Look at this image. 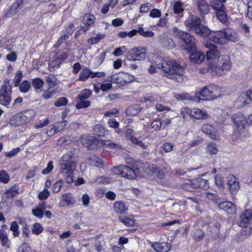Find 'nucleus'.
Listing matches in <instances>:
<instances>
[{"instance_id":"nucleus-25","label":"nucleus","mask_w":252,"mask_h":252,"mask_svg":"<svg viewBox=\"0 0 252 252\" xmlns=\"http://www.w3.org/2000/svg\"><path fill=\"white\" fill-rule=\"evenodd\" d=\"M18 223L22 225V236L26 241L30 238V230L25 219H18Z\"/></svg>"},{"instance_id":"nucleus-31","label":"nucleus","mask_w":252,"mask_h":252,"mask_svg":"<svg viewBox=\"0 0 252 252\" xmlns=\"http://www.w3.org/2000/svg\"><path fill=\"white\" fill-rule=\"evenodd\" d=\"M223 31L225 34L226 44L228 41L235 42L238 40V35L233 31L230 29H225L223 30Z\"/></svg>"},{"instance_id":"nucleus-32","label":"nucleus","mask_w":252,"mask_h":252,"mask_svg":"<svg viewBox=\"0 0 252 252\" xmlns=\"http://www.w3.org/2000/svg\"><path fill=\"white\" fill-rule=\"evenodd\" d=\"M224 10H219L215 13L217 19L220 22L224 24H227L229 23V17Z\"/></svg>"},{"instance_id":"nucleus-38","label":"nucleus","mask_w":252,"mask_h":252,"mask_svg":"<svg viewBox=\"0 0 252 252\" xmlns=\"http://www.w3.org/2000/svg\"><path fill=\"white\" fill-rule=\"evenodd\" d=\"M94 132L99 136H104L108 133V130L101 125H96L94 127Z\"/></svg>"},{"instance_id":"nucleus-21","label":"nucleus","mask_w":252,"mask_h":252,"mask_svg":"<svg viewBox=\"0 0 252 252\" xmlns=\"http://www.w3.org/2000/svg\"><path fill=\"white\" fill-rule=\"evenodd\" d=\"M151 246L157 252H168L171 248L170 244L165 242H155Z\"/></svg>"},{"instance_id":"nucleus-59","label":"nucleus","mask_w":252,"mask_h":252,"mask_svg":"<svg viewBox=\"0 0 252 252\" xmlns=\"http://www.w3.org/2000/svg\"><path fill=\"white\" fill-rule=\"evenodd\" d=\"M91 105V102L89 100H82L76 104V108L78 109L87 108Z\"/></svg>"},{"instance_id":"nucleus-22","label":"nucleus","mask_w":252,"mask_h":252,"mask_svg":"<svg viewBox=\"0 0 252 252\" xmlns=\"http://www.w3.org/2000/svg\"><path fill=\"white\" fill-rule=\"evenodd\" d=\"M161 46L167 50L172 49L175 47V43L173 39L167 36H161L159 38Z\"/></svg>"},{"instance_id":"nucleus-61","label":"nucleus","mask_w":252,"mask_h":252,"mask_svg":"<svg viewBox=\"0 0 252 252\" xmlns=\"http://www.w3.org/2000/svg\"><path fill=\"white\" fill-rule=\"evenodd\" d=\"M9 180L8 174L4 170H1L0 172V182L5 184L8 183Z\"/></svg>"},{"instance_id":"nucleus-40","label":"nucleus","mask_w":252,"mask_h":252,"mask_svg":"<svg viewBox=\"0 0 252 252\" xmlns=\"http://www.w3.org/2000/svg\"><path fill=\"white\" fill-rule=\"evenodd\" d=\"M105 35L103 33H99L96 35V36L90 38L88 40V43L89 45H94L100 41V40L103 39Z\"/></svg>"},{"instance_id":"nucleus-47","label":"nucleus","mask_w":252,"mask_h":252,"mask_svg":"<svg viewBox=\"0 0 252 252\" xmlns=\"http://www.w3.org/2000/svg\"><path fill=\"white\" fill-rule=\"evenodd\" d=\"M32 85L34 89L38 90L41 89L44 85V81L39 78H35L32 79Z\"/></svg>"},{"instance_id":"nucleus-3","label":"nucleus","mask_w":252,"mask_h":252,"mask_svg":"<svg viewBox=\"0 0 252 252\" xmlns=\"http://www.w3.org/2000/svg\"><path fill=\"white\" fill-rule=\"evenodd\" d=\"M185 25L196 34L205 37L209 32V29L201 24L200 19L193 15H190L185 21Z\"/></svg>"},{"instance_id":"nucleus-41","label":"nucleus","mask_w":252,"mask_h":252,"mask_svg":"<svg viewBox=\"0 0 252 252\" xmlns=\"http://www.w3.org/2000/svg\"><path fill=\"white\" fill-rule=\"evenodd\" d=\"M107 125L109 127L114 128L116 132L120 133L121 132V129L119 128V123L115 119H109Z\"/></svg>"},{"instance_id":"nucleus-18","label":"nucleus","mask_w":252,"mask_h":252,"mask_svg":"<svg viewBox=\"0 0 252 252\" xmlns=\"http://www.w3.org/2000/svg\"><path fill=\"white\" fill-rule=\"evenodd\" d=\"M218 207L221 210L230 214H234L236 212V208L234 204L229 201H220Z\"/></svg>"},{"instance_id":"nucleus-35","label":"nucleus","mask_w":252,"mask_h":252,"mask_svg":"<svg viewBox=\"0 0 252 252\" xmlns=\"http://www.w3.org/2000/svg\"><path fill=\"white\" fill-rule=\"evenodd\" d=\"M114 209L116 213L121 214L125 213L127 210V207L122 201L116 202L114 204Z\"/></svg>"},{"instance_id":"nucleus-54","label":"nucleus","mask_w":252,"mask_h":252,"mask_svg":"<svg viewBox=\"0 0 252 252\" xmlns=\"http://www.w3.org/2000/svg\"><path fill=\"white\" fill-rule=\"evenodd\" d=\"M31 87L30 83L27 80L24 81L20 85V90L22 93H27Z\"/></svg>"},{"instance_id":"nucleus-28","label":"nucleus","mask_w":252,"mask_h":252,"mask_svg":"<svg viewBox=\"0 0 252 252\" xmlns=\"http://www.w3.org/2000/svg\"><path fill=\"white\" fill-rule=\"evenodd\" d=\"M0 242L2 247L6 249L10 248V241L8 238L7 232L2 229H0Z\"/></svg>"},{"instance_id":"nucleus-33","label":"nucleus","mask_w":252,"mask_h":252,"mask_svg":"<svg viewBox=\"0 0 252 252\" xmlns=\"http://www.w3.org/2000/svg\"><path fill=\"white\" fill-rule=\"evenodd\" d=\"M89 163L94 166H96L99 168L102 167L103 166V162L102 159L95 156V155H92L90 156L89 158Z\"/></svg>"},{"instance_id":"nucleus-48","label":"nucleus","mask_w":252,"mask_h":252,"mask_svg":"<svg viewBox=\"0 0 252 252\" xmlns=\"http://www.w3.org/2000/svg\"><path fill=\"white\" fill-rule=\"evenodd\" d=\"M174 12L176 14L180 13L184 10L183 4L180 1H175L172 4Z\"/></svg>"},{"instance_id":"nucleus-37","label":"nucleus","mask_w":252,"mask_h":252,"mask_svg":"<svg viewBox=\"0 0 252 252\" xmlns=\"http://www.w3.org/2000/svg\"><path fill=\"white\" fill-rule=\"evenodd\" d=\"M19 186L17 184H15L10 189L7 190L5 194L7 198H13L16 194L19 193Z\"/></svg>"},{"instance_id":"nucleus-29","label":"nucleus","mask_w":252,"mask_h":252,"mask_svg":"<svg viewBox=\"0 0 252 252\" xmlns=\"http://www.w3.org/2000/svg\"><path fill=\"white\" fill-rule=\"evenodd\" d=\"M74 202L72 195L69 194H64L62 195L59 205L62 207H65L73 204Z\"/></svg>"},{"instance_id":"nucleus-20","label":"nucleus","mask_w":252,"mask_h":252,"mask_svg":"<svg viewBox=\"0 0 252 252\" xmlns=\"http://www.w3.org/2000/svg\"><path fill=\"white\" fill-rule=\"evenodd\" d=\"M138 33L141 35L145 37H152L154 35V32L152 31H145L142 27H138L137 30H132L127 32L128 36L132 37Z\"/></svg>"},{"instance_id":"nucleus-53","label":"nucleus","mask_w":252,"mask_h":252,"mask_svg":"<svg viewBox=\"0 0 252 252\" xmlns=\"http://www.w3.org/2000/svg\"><path fill=\"white\" fill-rule=\"evenodd\" d=\"M175 97L178 100H194L193 97L187 93L178 94L175 95Z\"/></svg>"},{"instance_id":"nucleus-62","label":"nucleus","mask_w":252,"mask_h":252,"mask_svg":"<svg viewBox=\"0 0 252 252\" xmlns=\"http://www.w3.org/2000/svg\"><path fill=\"white\" fill-rule=\"evenodd\" d=\"M68 100L66 98L62 97L59 98L55 102V105L57 107L65 106L67 104Z\"/></svg>"},{"instance_id":"nucleus-60","label":"nucleus","mask_w":252,"mask_h":252,"mask_svg":"<svg viewBox=\"0 0 252 252\" xmlns=\"http://www.w3.org/2000/svg\"><path fill=\"white\" fill-rule=\"evenodd\" d=\"M23 5V0H17L11 6V7L10 8V12L12 11L14 13H16V10Z\"/></svg>"},{"instance_id":"nucleus-52","label":"nucleus","mask_w":252,"mask_h":252,"mask_svg":"<svg viewBox=\"0 0 252 252\" xmlns=\"http://www.w3.org/2000/svg\"><path fill=\"white\" fill-rule=\"evenodd\" d=\"M120 220L127 226H132L134 224V220L128 217H119Z\"/></svg>"},{"instance_id":"nucleus-27","label":"nucleus","mask_w":252,"mask_h":252,"mask_svg":"<svg viewBox=\"0 0 252 252\" xmlns=\"http://www.w3.org/2000/svg\"><path fill=\"white\" fill-rule=\"evenodd\" d=\"M190 59L192 63H201L205 60V55L201 52H193L190 55Z\"/></svg>"},{"instance_id":"nucleus-1","label":"nucleus","mask_w":252,"mask_h":252,"mask_svg":"<svg viewBox=\"0 0 252 252\" xmlns=\"http://www.w3.org/2000/svg\"><path fill=\"white\" fill-rule=\"evenodd\" d=\"M153 64L157 68L162 69L164 75L172 78L179 83L184 80L185 71L184 68L175 61H165L157 55L153 57Z\"/></svg>"},{"instance_id":"nucleus-16","label":"nucleus","mask_w":252,"mask_h":252,"mask_svg":"<svg viewBox=\"0 0 252 252\" xmlns=\"http://www.w3.org/2000/svg\"><path fill=\"white\" fill-rule=\"evenodd\" d=\"M202 131L207 134L210 138L217 140L219 138V134L216 128L209 124H204L201 126Z\"/></svg>"},{"instance_id":"nucleus-13","label":"nucleus","mask_w":252,"mask_h":252,"mask_svg":"<svg viewBox=\"0 0 252 252\" xmlns=\"http://www.w3.org/2000/svg\"><path fill=\"white\" fill-rule=\"evenodd\" d=\"M252 101V87L250 90H247L245 93L241 94L235 101L238 107H242L250 104Z\"/></svg>"},{"instance_id":"nucleus-12","label":"nucleus","mask_w":252,"mask_h":252,"mask_svg":"<svg viewBox=\"0 0 252 252\" xmlns=\"http://www.w3.org/2000/svg\"><path fill=\"white\" fill-rule=\"evenodd\" d=\"M81 141L85 146L90 149H96L97 147L100 146V144L103 143V141L101 139L88 135L82 136L81 138Z\"/></svg>"},{"instance_id":"nucleus-43","label":"nucleus","mask_w":252,"mask_h":252,"mask_svg":"<svg viewBox=\"0 0 252 252\" xmlns=\"http://www.w3.org/2000/svg\"><path fill=\"white\" fill-rule=\"evenodd\" d=\"M92 91L89 89L83 90L78 95V98L80 100L89 98L92 95Z\"/></svg>"},{"instance_id":"nucleus-63","label":"nucleus","mask_w":252,"mask_h":252,"mask_svg":"<svg viewBox=\"0 0 252 252\" xmlns=\"http://www.w3.org/2000/svg\"><path fill=\"white\" fill-rule=\"evenodd\" d=\"M50 194V191L47 189H44L43 191L39 192L38 194V198L41 200H45L48 198Z\"/></svg>"},{"instance_id":"nucleus-30","label":"nucleus","mask_w":252,"mask_h":252,"mask_svg":"<svg viewBox=\"0 0 252 252\" xmlns=\"http://www.w3.org/2000/svg\"><path fill=\"white\" fill-rule=\"evenodd\" d=\"M92 71L91 69L89 67H84L79 74L78 80L81 81H86L89 78H92Z\"/></svg>"},{"instance_id":"nucleus-2","label":"nucleus","mask_w":252,"mask_h":252,"mask_svg":"<svg viewBox=\"0 0 252 252\" xmlns=\"http://www.w3.org/2000/svg\"><path fill=\"white\" fill-rule=\"evenodd\" d=\"M231 68V63L228 56H222L217 61L209 63L208 67L200 69V72L210 73L212 76L220 75L229 71Z\"/></svg>"},{"instance_id":"nucleus-7","label":"nucleus","mask_w":252,"mask_h":252,"mask_svg":"<svg viewBox=\"0 0 252 252\" xmlns=\"http://www.w3.org/2000/svg\"><path fill=\"white\" fill-rule=\"evenodd\" d=\"M9 79H5L0 89V103L8 106L11 101V87Z\"/></svg>"},{"instance_id":"nucleus-57","label":"nucleus","mask_w":252,"mask_h":252,"mask_svg":"<svg viewBox=\"0 0 252 252\" xmlns=\"http://www.w3.org/2000/svg\"><path fill=\"white\" fill-rule=\"evenodd\" d=\"M162 126V123L160 120L157 119L153 121L151 124L150 128L153 129L154 130H159Z\"/></svg>"},{"instance_id":"nucleus-10","label":"nucleus","mask_w":252,"mask_h":252,"mask_svg":"<svg viewBox=\"0 0 252 252\" xmlns=\"http://www.w3.org/2000/svg\"><path fill=\"white\" fill-rule=\"evenodd\" d=\"M181 114L184 118L189 116L196 119H202L207 117L206 110H202L199 108H189L185 107L181 110Z\"/></svg>"},{"instance_id":"nucleus-51","label":"nucleus","mask_w":252,"mask_h":252,"mask_svg":"<svg viewBox=\"0 0 252 252\" xmlns=\"http://www.w3.org/2000/svg\"><path fill=\"white\" fill-rule=\"evenodd\" d=\"M206 197L208 200L213 201L217 205H218V204L220 201L219 196L216 193L207 192L206 193Z\"/></svg>"},{"instance_id":"nucleus-56","label":"nucleus","mask_w":252,"mask_h":252,"mask_svg":"<svg viewBox=\"0 0 252 252\" xmlns=\"http://www.w3.org/2000/svg\"><path fill=\"white\" fill-rule=\"evenodd\" d=\"M23 73L21 70L16 72L15 76L14 78V85L15 87H18L20 85V83L22 80Z\"/></svg>"},{"instance_id":"nucleus-64","label":"nucleus","mask_w":252,"mask_h":252,"mask_svg":"<svg viewBox=\"0 0 252 252\" xmlns=\"http://www.w3.org/2000/svg\"><path fill=\"white\" fill-rule=\"evenodd\" d=\"M63 186V181L62 180L56 182L53 187V191L54 192H58L62 189Z\"/></svg>"},{"instance_id":"nucleus-23","label":"nucleus","mask_w":252,"mask_h":252,"mask_svg":"<svg viewBox=\"0 0 252 252\" xmlns=\"http://www.w3.org/2000/svg\"><path fill=\"white\" fill-rule=\"evenodd\" d=\"M26 124L21 112L14 115L10 119L9 124L13 126H19Z\"/></svg>"},{"instance_id":"nucleus-44","label":"nucleus","mask_w":252,"mask_h":252,"mask_svg":"<svg viewBox=\"0 0 252 252\" xmlns=\"http://www.w3.org/2000/svg\"><path fill=\"white\" fill-rule=\"evenodd\" d=\"M206 152L210 155H216L218 152V148L214 143H210L206 147Z\"/></svg>"},{"instance_id":"nucleus-11","label":"nucleus","mask_w":252,"mask_h":252,"mask_svg":"<svg viewBox=\"0 0 252 252\" xmlns=\"http://www.w3.org/2000/svg\"><path fill=\"white\" fill-rule=\"evenodd\" d=\"M134 80V77L124 72H121L114 74L111 76V82L113 83L124 86L127 83L132 82Z\"/></svg>"},{"instance_id":"nucleus-46","label":"nucleus","mask_w":252,"mask_h":252,"mask_svg":"<svg viewBox=\"0 0 252 252\" xmlns=\"http://www.w3.org/2000/svg\"><path fill=\"white\" fill-rule=\"evenodd\" d=\"M95 20L94 16L92 14H85L83 16V23L85 25L89 26L93 24Z\"/></svg>"},{"instance_id":"nucleus-36","label":"nucleus","mask_w":252,"mask_h":252,"mask_svg":"<svg viewBox=\"0 0 252 252\" xmlns=\"http://www.w3.org/2000/svg\"><path fill=\"white\" fill-rule=\"evenodd\" d=\"M26 123L32 120L35 116L36 112L33 109H28L21 112Z\"/></svg>"},{"instance_id":"nucleus-14","label":"nucleus","mask_w":252,"mask_h":252,"mask_svg":"<svg viewBox=\"0 0 252 252\" xmlns=\"http://www.w3.org/2000/svg\"><path fill=\"white\" fill-rule=\"evenodd\" d=\"M225 35L223 30L219 31L212 32L209 29V32L206 35V37H208L210 40L216 44H226Z\"/></svg>"},{"instance_id":"nucleus-26","label":"nucleus","mask_w":252,"mask_h":252,"mask_svg":"<svg viewBox=\"0 0 252 252\" xmlns=\"http://www.w3.org/2000/svg\"><path fill=\"white\" fill-rule=\"evenodd\" d=\"M197 6L198 10L202 15H205L209 12V7L205 0H194Z\"/></svg>"},{"instance_id":"nucleus-9","label":"nucleus","mask_w":252,"mask_h":252,"mask_svg":"<svg viewBox=\"0 0 252 252\" xmlns=\"http://www.w3.org/2000/svg\"><path fill=\"white\" fill-rule=\"evenodd\" d=\"M76 168L75 162H61L60 163V173L65 178L69 184L73 182V173Z\"/></svg>"},{"instance_id":"nucleus-50","label":"nucleus","mask_w":252,"mask_h":252,"mask_svg":"<svg viewBox=\"0 0 252 252\" xmlns=\"http://www.w3.org/2000/svg\"><path fill=\"white\" fill-rule=\"evenodd\" d=\"M74 154L71 152H68L64 154L61 158V162H75L71 160Z\"/></svg>"},{"instance_id":"nucleus-39","label":"nucleus","mask_w":252,"mask_h":252,"mask_svg":"<svg viewBox=\"0 0 252 252\" xmlns=\"http://www.w3.org/2000/svg\"><path fill=\"white\" fill-rule=\"evenodd\" d=\"M192 236L195 241L199 242L203 239L204 236V233L202 229L197 228L194 229L192 233Z\"/></svg>"},{"instance_id":"nucleus-24","label":"nucleus","mask_w":252,"mask_h":252,"mask_svg":"<svg viewBox=\"0 0 252 252\" xmlns=\"http://www.w3.org/2000/svg\"><path fill=\"white\" fill-rule=\"evenodd\" d=\"M190 182L195 188L197 187L204 189H207L209 187L208 180L200 177L192 179Z\"/></svg>"},{"instance_id":"nucleus-49","label":"nucleus","mask_w":252,"mask_h":252,"mask_svg":"<svg viewBox=\"0 0 252 252\" xmlns=\"http://www.w3.org/2000/svg\"><path fill=\"white\" fill-rule=\"evenodd\" d=\"M18 222L13 221L11 222L10 229L13 232V235L14 237H18L20 234V231H19Z\"/></svg>"},{"instance_id":"nucleus-4","label":"nucleus","mask_w":252,"mask_h":252,"mask_svg":"<svg viewBox=\"0 0 252 252\" xmlns=\"http://www.w3.org/2000/svg\"><path fill=\"white\" fill-rule=\"evenodd\" d=\"M232 119L235 126L238 129L234 131L232 136L233 140L243 139V138L246 136L244 126L247 122L246 118L243 114L239 113L233 115Z\"/></svg>"},{"instance_id":"nucleus-42","label":"nucleus","mask_w":252,"mask_h":252,"mask_svg":"<svg viewBox=\"0 0 252 252\" xmlns=\"http://www.w3.org/2000/svg\"><path fill=\"white\" fill-rule=\"evenodd\" d=\"M220 53L218 50L214 49L209 50L206 52V57L207 60L216 59L220 57Z\"/></svg>"},{"instance_id":"nucleus-15","label":"nucleus","mask_w":252,"mask_h":252,"mask_svg":"<svg viewBox=\"0 0 252 252\" xmlns=\"http://www.w3.org/2000/svg\"><path fill=\"white\" fill-rule=\"evenodd\" d=\"M146 52L144 48H134L128 51L127 59L129 60L134 61H140L146 57Z\"/></svg>"},{"instance_id":"nucleus-6","label":"nucleus","mask_w":252,"mask_h":252,"mask_svg":"<svg viewBox=\"0 0 252 252\" xmlns=\"http://www.w3.org/2000/svg\"><path fill=\"white\" fill-rule=\"evenodd\" d=\"M222 91L219 86L210 85L205 87L200 92V99L210 100L221 96Z\"/></svg>"},{"instance_id":"nucleus-34","label":"nucleus","mask_w":252,"mask_h":252,"mask_svg":"<svg viewBox=\"0 0 252 252\" xmlns=\"http://www.w3.org/2000/svg\"><path fill=\"white\" fill-rule=\"evenodd\" d=\"M226 2L222 1V0H212L210 2L211 6L212 9L215 11H219L222 9H225V6L224 3Z\"/></svg>"},{"instance_id":"nucleus-45","label":"nucleus","mask_w":252,"mask_h":252,"mask_svg":"<svg viewBox=\"0 0 252 252\" xmlns=\"http://www.w3.org/2000/svg\"><path fill=\"white\" fill-rule=\"evenodd\" d=\"M129 139L134 145H137L141 147L143 150H145L147 148V145L141 141H139L138 138L134 136H130Z\"/></svg>"},{"instance_id":"nucleus-58","label":"nucleus","mask_w":252,"mask_h":252,"mask_svg":"<svg viewBox=\"0 0 252 252\" xmlns=\"http://www.w3.org/2000/svg\"><path fill=\"white\" fill-rule=\"evenodd\" d=\"M43 229V227L41 226V224L39 223H34L33 224L32 232L33 234L37 235L42 232Z\"/></svg>"},{"instance_id":"nucleus-19","label":"nucleus","mask_w":252,"mask_h":252,"mask_svg":"<svg viewBox=\"0 0 252 252\" xmlns=\"http://www.w3.org/2000/svg\"><path fill=\"white\" fill-rule=\"evenodd\" d=\"M227 184L232 193H235L239 189V181L233 175L230 174L227 177Z\"/></svg>"},{"instance_id":"nucleus-8","label":"nucleus","mask_w":252,"mask_h":252,"mask_svg":"<svg viewBox=\"0 0 252 252\" xmlns=\"http://www.w3.org/2000/svg\"><path fill=\"white\" fill-rule=\"evenodd\" d=\"M174 34L179 36L186 44L187 48L190 51L196 49L195 39L187 32L180 31L177 28L173 29Z\"/></svg>"},{"instance_id":"nucleus-55","label":"nucleus","mask_w":252,"mask_h":252,"mask_svg":"<svg viewBox=\"0 0 252 252\" xmlns=\"http://www.w3.org/2000/svg\"><path fill=\"white\" fill-rule=\"evenodd\" d=\"M45 81L48 85L49 89L54 88L56 85V79L53 76H47L45 77Z\"/></svg>"},{"instance_id":"nucleus-17","label":"nucleus","mask_w":252,"mask_h":252,"mask_svg":"<svg viewBox=\"0 0 252 252\" xmlns=\"http://www.w3.org/2000/svg\"><path fill=\"white\" fill-rule=\"evenodd\" d=\"M252 219V211L250 210H246L240 216V220L238 222V224L241 227H246Z\"/></svg>"},{"instance_id":"nucleus-5","label":"nucleus","mask_w":252,"mask_h":252,"mask_svg":"<svg viewBox=\"0 0 252 252\" xmlns=\"http://www.w3.org/2000/svg\"><path fill=\"white\" fill-rule=\"evenodd\" d=\"M112 172L116 174L121 175L122 177L127 179H134L139 173V169L136 167H130L125 165H121L114 167Z\"/></svg>"}]
</instances>
